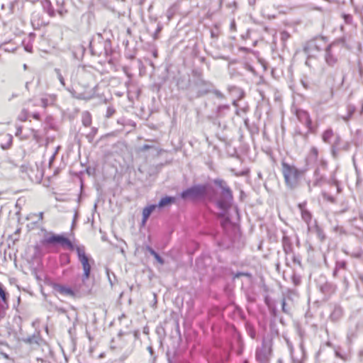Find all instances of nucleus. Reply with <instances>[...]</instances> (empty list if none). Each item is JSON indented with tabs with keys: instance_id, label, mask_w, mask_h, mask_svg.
I'll return each mask as SVG.
<instances>
[{
	"instance_id": "3c124183",
	"label": "nucleus",
	"mask_w": 363,
	"mask_h": 363,
	"mask_svg": "<svg viewBox=\"0 0 363 363\" xmlns=\"http://www.w3.org/2000/svg\"><path fill=\"white\" fill-rule=\"evenodd\" d=\"M47 13H48V15L51 17H53L55 16V10L52 9V7L48 9V10H47Z\"/></svg>"
},
{
	"instance_id": "c9c22d12",
	"label": "nucleus",
	"mask_w": 363,
	"mask_h": 363,
	"mask_svg": "<svg viewBox=\"0 0 363 363\" xmlns=\"http://www.w3.org/2000/svg\"><path fill=\"white\" fill-rule=\"evenodd\" d=\"M176 6L173 5L167 10V16L169 20H170L172 18L173 15L174 14V12L176 11Z\"/></svg>"
},
{
	"instance_id": "6e6d98bb",
	"label": "nucleus",
	"mask_w": 363,
	"mask_h": 363,
	"mask_svg": "<svg viewBox=\"0 0 363 363\" xmlns=\"http://www.w3.org/2000/svg\"><path fill=\"white\" fill-rule=\"evenodd\" d=\"M358 68H359V75L362 76L363 75V66L360 62H359V64H358Z\"/></svg>"
},
{
	"instance_id": "680f3d73",
	"label": "nucleus",
	"mask_w": 363,
	"mask_h": 363,
	"mask_svg": "<svg viewBox=\"0 0 363 363\" xmlns=\"http://www.w3.org/2000/svg\"><path fill=\"white\" fill-rule=\"evenodd\" d=\"M33 117L35 119L38 120L40 118V114L38 113H35L33 114Z\"/></svg>"
},
{
	"instance_id": "49530a36",
	"label": "nucleus",
	"mask_w": 363,
	"mask_h": 363,
	"mask_svg": "<svg viewBox=\"0 0 363 363\" xmlns=\"http://www.w3.org/2000/svg\"><path fill=\"white\" fill-rule=\"evenodd\" d=\"M290 37V35L286 31H282L281 33V39L283 41H286L287 39H289Z\"/></svg>"
},
{
	"instance_id": "2f4dec72",
	"label": "nucleus",
	"mask_w": 363,
	"mask_h": 363,
	"mask_svg": "<svg viewBox=\"0 0 363 363\" xmlns=\"http://www.w3.org/2000/svg\"><path fill=\"white\" fill-rule=\"evenodd\" d=\"M316 235H317V237L321 241H324L325 239V235L323 232V230L319 228V227H316Z\"/></svg>"
},
{
	"instance_id": "c03bdc74",
	"label": "nucleus",
	"mask_w": 363,
	"mask_h": 363,
	"mask_svg": "<svg viewBox=\"0 0 363 363\" xmlns=\"http://www.w3.org/2000/svg\"><path fill=\"white\" fill-rule=\"evenodd\" d=\"M245 276V277H250V274L247 272H237L234 274L233 279L240 278V277Z\"/></svg>"
},
{
	"instance_id": "20e7f679",
	"label": "nucleus",
	"mask_w": 363,
	"mask_h": 363,
	"mask_svg": "<svg viewBox=\"0 0 363 363\" xmlns=\"http://www.w3.org/2000/svg\"><path fill=\"white\" fill-rule=\"evenodd\" d=\"M325 45L323 38L313 39L306 43L303 50L308 55V58L306 61V65L311 67V58L316 57V55L323 50Z\"/></svg>"
},
{
	"instance_id": "473e14b6",
	"label": "nucleus",
	"mask_w": 363,
	"mask_h": 363,
	"mask_svg": "<svg viewBox=\"0 0 363 363\" xmlns=\"http://www.w3.org/2000/svg\"><path fill=\"white\" fill-rule=\"evenodd\" d=\"M28 111L23 108L21 112L20 113V114L18 115V120H20L21 121H26L28 118Z\"/></svg>"
},
{
	"instance_id": "37998d69",
	"label": "nucleus",
	"mask_w": 363,
	"mask_h": 363,
	"mask_svg": "<svg viewBox=\"0 0 363 363\" xmlns=\"http://www.w3.org/2000/svg\"><path fill=\"white\" fill-rule=\"evenodd\" d=\"M162 26L160 23H159V24L157 25V29H156V30H155V33H154V35H153V38H154V39H157V38H158V34L160 33V31L162 30Z\"/></svg>"
},
{
	"instance_id": "e433bc0d",
	"label": "nucleus",
	"mask_w": 363,
	"mask_h": 363,
	"mask_svg": "<svg viewBox=\"0 0 363 363\" xmlns=\"http://www.w3.org/2000/svg\"><path fill=\"white\" fill-rule=\"evenodd\" d=\"M342 18H343V19L345 21V23L346 24L350 25V24L352 23V15L344 13V14H342Z\"/></svg>"
},
{
	"instance_id": "8fccbe9b",
	"label": "nucleus",
	"mask_w": 363,
	"mask_h": 363,
	"mask_svg": "<svg viewBox=\"0 0 363 363\" xmlns=\"http://www.w3.org/2000/svg\"><path fill=\"white\" fill-rule=\"evenodd\" d=\"M333 97V89H330L329 93H328V97L326 100H325L323 102L324 103H326L328 102V101H330L332 98Z\"/></svg>"
},
{
	"instance_id": "6e6552de",
	"label": "nucleus",
	"mask_w": 363,
	"mask_h": 363,
	"mask_svg": "<svg viewBox=\"0 0 363 363\" xmlns=\"http://www.w3.org/2000/svg\"><path fill=\"white\" fill-rule=\"evenodd\" d=\"M319 151L316 147H311L306 156V162L307 166L317 164L318 167H321L323 169L327 167V162L323 158L319 159Z\"/></svg>"
},
{
	"instance_id": "e2e57ef3",
	"label": "nucleus",
	"mask_w": 363,
	"mask_h": 363,
	"mask_svg": "<svg viewBox=\"0 0 363 363\" xmlns=\"http://www.w3.org/2000/svg\"><path fill=\"white\" fill-rule=\"evenodd\" d=\"M147 350H148V352H150V354L151 355H152V354H153L154 351H153V349H152V347L151 346H149V347H147Z\"/></svg>"
},
{
	"instance_id": "39448f33",
	"label": "nucleus",
	"mask_w": 363,
	"mask_h": 363,
	"mask_svg": "<svg viewBox=\"0 0 363 363\" xmlns=\"http://www.w3.org/2000/svg\"><path fill=\"white\" fill-rule=\"evenodd\" d=\"M340 51V48L336 42L325 46L324 59L328 66L334 67L338 64Z\"/></svg>"
},
{
	"instance_id": "b1692460",
	"label": "nucleus",
	"mask_w": 363,
	"mask_h": 363,
	"mask_svg": "<svg viewBox=\"0 0 363 363\" xmlns=\"http://www.w3.org/2000/svg\"><path fill=\"white\" fill-rule=\"evenodd\" d=\"M174 201L175 199L174 197L165 196L160 199V201L158 203V205H157V207L163 208L168 204L174 203Z\"/></svg>"
},
{
	"instance_id": "bb28decb",
	"label": "nucleus",
	"mask_w": 363,
	"mask_h": 363,
	"mask_svg": "<svg viewBox=\"0 0 363 363\" xmlns=\"http://www.w3.org/2000/svg\"><path fill=\"white\" fill-rule=\"evenodd\" d=\"M90 49L91 52L96 55H101L103 52L102 49L97 47L95 40H91L90 42Z\"/></svg>"
},
{
	"instance_id": "423d86ee",
	"label": "nucleus",
	"mask_w": 363,
	"mask_h": 363,
	"mask_svg": "<svg viewBox=\"0 0 363 363\" xmlns=\"http://www.w3.org/2000/svg\"><path fill=\"white\" fill-rule=\"evenodd\" d=\"M272 339L271 337H264L260 347L256 350L255 357L260 363H267L272 355Z\"/></svg>"
},
{
	"instance_id": "4468645a",
	"label": "nucleus",
	"mask_w": 363,
	"mask_h": 363,
	"mask_svg": "<svg viewBox=\"0 0 363 363\" xmlns=\"http://www.w3.org/2000/svg\"><path fill=\"white\" fill-rule=\"evenodd\" d=\"M94 96V91L92 89H89V91H86L84 92L78 93V92H73L72 96L77 99L80 100H85L88 101L92 99Z\"/></svg>"
},
{
	"instance_id": "412c9836",
	"label": "nucleus",
	"mask_w": 363,
	"mask_h": 363,
	"mask_svg": "<svg viewBox=\"0 0 363 363\" xmlns=\"http://www.w3.org/2000/svg\"><path fill=\"white\" fill-rule=\"evenodd\" d=\"M282 246L284 251L286 254H290L292 252V245L291 243L290 239L287 236H284L282 238Z\"/></svg>"
},
{
	"instance_id": "c85d7f7f",
	"label": "nucleus",
	"mask_w": 363,
	"mask_h": 363,
	"mask_svg": "<svg viewBox=\"0 0 363 363\" xmlns=\"http://www.w3.org/2000/svg\"><path fill=\"white\" fill-rule=\"evenodd\" d=\"M342 315V308L340 307L335 308L330 315V318L333 320H338Z\"/></svg>"
},
{
	"instance_id": "603ef678",
	"label": "nucleus",
	"mask_w": 363,
	"mask_h": 363,
	"mask_svg": "<svg viewBox=\"0 0 363 363\" xmlns=\"http://www.w3.org/2000/svg\"><path fill=\"white\" fill-rule=\"evenodd\" d=\"M3 358L6 361H11L10 358L6 353L0 352V359Z\"/></svg>"
},
{
	"instance_id": "cd10ccee",
	"label": "nucleus",
	"mask_w": 363,
	"mask_h": 363,
	"mask_svg": "<svg viewBox=\"0 0 363 363\" xmlns=\"http://www.w3.org/2000/svg\"><path fill=\"white\" fill-rule=\"evenodd\" d=\"M74 250H76V251H77L79 260L88 257L85 253L84 247H83V246L75 247L74 246Z\"/></svg>"
},
{
	"instance_id": "5fc2aeb1",
	"label": "nucleus",
	"mask_w": 363,
	"mask_h": 363,
	"mask_svg": "<svg viewBox=\"0 0 363 363\" xmlns=\"http://www.w3.org/2000/svg\"><path fill=\"white\" fill-rule=\"evenodd\" d=\"M22 133V127L21 126H18L16 128V132L15 133V135L16 136H20V135Z\"/></svg>"
},
{
	"instance_id": "4c0bfd02",
	"label": "nucleus",
	"mask_w": 363,
	"mask_h": 363,
	"mask_svg": "<svg viewBox=\"0 0 363 363\" xmlns=\"http://www.w3.org/2000/svg\"><path fill=\"white\" fill-rule=\"evenodd\" d=\"M33 217H38V220H42L43 219V212H40L39 213H30L28 216L27 219H32Z\"/></svg>"
},
{
	"instance_id": "7c9ffc66",
	"label": "nucleus",
	"mask_w": 363,
	"mask_h": 363,
	"mask_svg": "<svg viewBox=\"0 0 363 363\" xmlns=\"http://www.w3.org/2000/svg\"><path fill=\"white\" fill-rule=\"evenodd\" d=\"M97 131H98V129L96 128H92L91 129L90 133L86 135V138H88V140L90 143H91L93 141L95 135L97 133Z\"/></svg>"
},
{
	"instance_id": "f257e3e1",
	"label": "nucleus",
	"mask_w": 363,
	"mask_h": 363,
	"mask_svg": "<svg viewBox=\"0 0 363 363\" xmlns=\"http://www.w3.org/2000/svg\"><path fill=\"white\" fill-rule=\"evenodd\" d=\"M306 171V169H299L296 166L285 162H281V172L284 182L287 188L290 189H294L298 186L300 179Z\"/></svg>"
},
{
	"instance_id": "f03ea898",
	"label": "nucleus",
	"mask_w": 363,
	"mask_h": 363,
	"mask_svg": "<svg viewBox=\"0 0 363 363\" xmlns=\"http://www.w3.org/2000/svg\"><path fill=\"white\" fill-rule=\"evenodd\" d=\"M213 183L221 189L220 199L217 201V206L219 208L227 211L231 206L233 200V192L223 179H214Z\"/></svg>"
},
{
	"instance_id": "9b49d317",
	"label": "nucleus",
	"mask_w": 363,
	"mask_h": 363,
	"mask_svg": "<svg viewBox=\"0 0 363 363\" xmlns=\"http://www.w3.org/2000/svg\"><path fill=\"white\" fill-rule=\"evenodd\" d=\"M296 116L298 120L306 126V128L308 129V131L313 132L312 121L309 113L306 111L302 109H296Z\"/></svg>"
},
{
	"instance_id": "ddd939ff",
	"label": "nucleus",
	"mask_w": 363,
	"mask_h": 363,
	"mask_svg": "<svg viewBox=\"0 0 363 363\" xmlns=\"http://www.w3.org/2000/svg\"><path fill=\"white\" fill-rule=\"evenodd\" d=\"M347 262L345 260L337 261L335 267L333 272V276L335 278L339 277L341 273H346L347 272Z\"/></svg>"
},
{
	"instance_id": "a211bd4d",
	"label": "nucleus",
	"mask_w": 363,
	"mask_h": 363,
	"mask_svg": "<svg viewBox=\"0 0 363 363\" xmlns=\"http://www.w3.org/2000/svg\"><path fill=\"white\" fill-rule=\"evenodd\" d=\"M335 139L334 140L331 142L330 144L331 145V152L333 155V157H336L337 152L339 150V145L341 142V138L339 135L335 134L334 136Z\"/></svg>"
},
{
	"instance_id": "de8ad7c7",
	"label": "nucleus",
	"mask_w": 363,
	"mask_h": 363,
	"mask_svg": "<svg viewBox=\"0 0 363 363\" xmlns=\"http://www.w3.org/2000/svg\"><path fill=\"white\" fill-rule=\"evenodd\" d=\"M227 6L229 9H232V12H234L235 9H237V3L235 1H233L232 3H229Z\"/></svg>"
},
{
	"instance_id": "5701e85b",
	"label": "nucleus",
	"mask_w": 363,
	"mask_h": 363,
	"mask_svg": "<svg viewBox=\"0 0 363 363\" xmlns=\"http://www.w3.org/2000/svg\"><path fill=\"white\" fill-rule=\"evenodd\" d=\"M55 101V97L54 96H47L45 97H43L40 99L41 101V106L43 108H46L47 106L52 105Z\"/></svg>"
},
{
	"instance_id": "aec40b11",
	"label": "nucleus",
	"mask_w": 363,
	"mask_h": 363,
	"mask_svg": "<svg viewBox=\"0 0 363 363\" xmlns=\"http://www.w3.org/2000/svg\"><path fill=\"white\" fill-rule=\"evenodd\" d=\"M335 134L331 128L325 130L322 134V140L324 143L330 144L332 139L334 138Z\"/></svg>"
},
{
	"instance_id": "774afa93",
	"label": "nucleus",
	"mask_w": 363,
	"mask_h": 363,
	"mask_svg": "<svg viewBox=\"0 0 363 363\" xmlns=\"http://www.w3.org/2000/svg\"><path fill=\"white\" fill-rule=\"evenodd\" d=\"M255 0H249V4L250 5H253L255 4Z\"/></svg>"
},
{
	"instance_id": "f8f14e48",
	"label": "nucleus",
	"mask_w": 363,
	"mask_h": 363,
	"mask_svg": "<svg viewBox=\"0 0 363 363\" xmlns=\"http://www.w3.org/2000/svg\"><path fill=\"white\" fill-rule=\"evenodd\" d=\"M306 202L304 201L303 203H299L298 204V208L301 212L302 220L307 224L308 228H309L310 223L312 220V214L306 208Z\"/></svg>"
},
{
	"instance_id": "09e8293b",
	"label": "nucleus",
	"mask_w": 363,
	"mask_h": 363,
	"mask_svg": "<svg viewBox=\"0 0 363 363\" xmlns=\"http://www.w3.org/2000/svg\"><path fill=\"white\" fill-rule=\"evenodd\" d=\"M323 197L327 199L328 201H330V202H334L335 199L333 196L328 195L327 194L324 193L323 194Z\"/></svg>"
},
{
	"instance_id": "7ed1b4c3",
	"label": "nucleus",
	"mask_w": 363,
	"mask_h": 363,
	"mask_svg": "<svg viewBox=\"0 0 363 363\" xmlns=\"http://www.w3.org/2000/svg\"><path fill=\"white\" fill-rule=\"evenodd\" d=\"M211 187L208 184L194 185L190 188L184 190L180 194V197L186 201L188 199L195 200L203 198L207 195Z\"/></svg>"
},
{
	"instance_id": "864d4df0",
	"label": "nucleus",
	"mask_w": 363,
	"mask_h": 363,
	"mask_svg": "<svg viewBox=\"0 0 363 363\" xmlns=\"http://www.w3.org/2000/svg\"><path fill=\"white\" fill-rule=\"evenodd\" d=\"M152 147L151 145H144L143 146H142L140 147V150L143 151V152H145V151H147V150L152 148Z\"/></svg>"
},
{
	"instance_id": "0e129e2a",
	"label": "nucleus",
	"mask_w": 363,
	"mask_h": 363,
	"mask_svg": "<svg viewBox=\"0 0 363 363\" xmlns=\"http://www.w3.org/2000/svg\"><path fill=\"white\" fill-rule=\"evenodd\" d=\"M145 1H146V0H137L138 4L140 6H142V5L145 3Z\"/></svg>"
},
{
	"instance_id": "72a5a7b5",
	"label": "nucleus",
	"mask_w": 363,
	"mask_h": 363,
	"mask_svg": "<svg viewBox=\"0 0 363 363\" xmlns=\"http://www.w3.org/2000/svg\"><path fill=\"white\" fill-rule=\"evenodd\" d=\"M55 72L57 74V79H59L60 84L63 86H65V79H64V77L61 74V72L59 69L57 68H55Z\"/></svg>"
},
{
	"instance_id": "69168bd1",
	"label": "nucleus",
	"mask_w": 363,
	"mask_h": 363,
	"mask_svg": "<svg viewBox=\"0 0 363 363\" xmlns=\"http://www.w3.org/2000/svg\"><path fill=\"white\" fill-rule=\"evenodd\" d=\"M333 184H334V185H335V186H337V192H340V188H339V186H338L337 182V181H335V182H333Z\"/></svg>"
},
{
	"instance_id": "58836bf2",
	"label": "nucleus",
	"mask_w": 363,
	"mask_h": 363,
	"mask_svg": "<svg viewBox=\"0 0 363 363\" xmlns=\"http://www.w3.org/2000/svg\"><path fill=\"white\" fill-rule=\"evenodd\" d=\"M115 112H116V111L113 107L108 106L106 109V116L107 118H110L115 113Z\"/></svg>"
},
{
	"instance_id": "bf43d9fd",
	"label": "nucleus",
	"mask_w": 363,
	"mask_h": 363,
	"mask_svg": "<svg viewBox=\"0 0 363 363\" xmlns=\"http://www.w3.org/2000/svg\"><path fill=\"white\" fill-rule=\"evenodd\" d=\"M335 354L337 357H338L344 360H346V358L345 357H343L339 352L336 351Z\"/></svg>"
},
{
	"instance_id": "4be33fe9",
	"label": "nucleus",
	"mask_w": 363,
	"mask_h": 363,
	"mask_svg": "<svg viewBox=\"0 0 363 363\" xmlns=\"http://www.w3.org/2000/svg\"><path fill=\"white\" fill-rule=\"evenodd\" d=\"M82 124L86 126L89 127L91 124V115L88 111H84L82 114Z\"/></svg>"
},
{
	"instance_id": "a18cd8bd",
	"label": "nucleus",
	"mask_w": 363,
	"mask_h": 363,
	"mask_svg": "<svg viewBox=\"0 0 363 363\" xmlns=\"http://www.w3.org/2000/svg\"><path fill=\"white\" fill-rule=\"evenodd\" d=\"M9 136V143L6 145H1V147L3 150H6L10 147L12 143V136L11 135H8Z\"/></svg>"
},
{
	"instance_id": "9d476101",
	"label": "nucleus",
	"mask_w": 363,
	"mask_h": 363,
	"mask_svg": "<svg viewBox=\"0 0 363 363\" xmlns=\"http://www.w3.org/2000/svg\"><path fill=\"white\" fill-rule=\"evenodd\" d=\"M321 167H317L313 173V179L308 182L309 191L312 187L321 186L326 181L325 177L320 172Z\"/></svg>"
},
{
	"instance_id": "79ce46f5",
	"label": "nucleus",
	"mask_w": 363,
	"mask_h": 363,
	"mask_svg": "<svg viewBox=\"0 0 363 363\" xmlns=\"http://www.w3.org/2000/svg\"><path fill=\"white\" fill-rule=\"evenodd\" d=\"M43 6L45 10H48V9L52 7V4L50 0H44L43 1Z\"/></svg>"
},
{
	"instance_id": "dca6fc26",
	"label": "nucleus",
	"mask_w": 363,
	"mask_h": 363,
	"mask_svg": "<svg viewBox=\"0 0 363 363\" xmlns=\"http://www.w3.org/2000/svg\"><path fill=\"white\" fill-rule=\"evenodd\" d=\"M157 205L152 204L145 207L143 210V218L141 225L145 226L150 214L155 210Z\"/></svg>"
},
{
	"instance_id": "393cba45",
	"label": "nucleus",
	"mask_w": 363,
	"mask_h": 363,
	"mask_svg": "<svg viewBox=\"0 0 363 363\" xmlns=\"http://www.w3.org/2000/svg\"><path fill=\"white\" fill-rule=\"evenodd\" d=\"M147 250L150 252L151 255L154 257V258L161 264H164V259L160 256V255L156 252L151 247L147 246L146 247Z\"/></svg>"
},
{
	"instance_id": "c756f323",
	"label": "nucleus",
	"mask_w": 363,
	"mask_h": 363,
	"mask_svg": "<svg viewBox=\"0 0 363 363\" xmlns=\"http://www.w3.org/2000/svg\"><path fill=\"white\" fill-rule=\"evenodd\" d=\"M339 277L342 279V285L345 289H347L349 286V281L346 276V273H341L339 274Z\"/></svg>"
},
{
	"instance_id": "338daca9",
	"label": "nucleus",
	"mask_w": 363,
	"mask_h": 363,
	"mask_svg": "<svg viewBox=\"0 0 363 363\" xmlns=\"http://www.w3.org/2000/svg\"><path fill=\"white\" fill-rule=\"evenodd\" d=\"M359 356L362 358L363 357V348L359 351Z\"/></svg>"
},
{
	"instance_id": "a878e982",
	"label": "nucleus",
	"mask_w": 363,
	"mask_h": 363,
	"mask_svg": "<svg viewBox=\"0 0 363 363\" xmlns=\"http://www.w3.org/2000/svg\"><path fill=\"white\" fill-rule=\"evenodd\" d=\"M336 286L331 283H325L322 286V291L325 293H334L336 291Z\"/></svg>"
},
{
	"instance_id": "1a4fd4ad",
	"label": "nucleus",
	"mask_w": 363,
	"mask_h": 363,
	"mask_svg": "<svg viewBox=\"0 0 363 363\" xmlns=\"http://www.w3.org/2000/svg\"><path fill=\"white\" fill-rule=\"evenodd\" d=\"M195 86L197 88L198 96H201L206 95L211 91V89L213 87V84L208 82L199 78L195 82Z\"/></svg>"
},
{
	"instance_id": "f3484780",
	"label": "nucleus",
	"mask_w": 363,
	"mask_h": 363,
	"mask_svg": "<svg viewBox=\"0 0 363 363\" xmlns=\"http://www.w3.org/2000/svg\"><path fill=\"white\" fill-rule=\"evenodd\" d=\"M79 262H81L83 267L84 273L82 275V280L84 281L85 280L88 279L90 276L91 265L89 262V257L80 259Z\"/></svg>"
},
{
	"instance_id": "4d7b16f0",
	"label": "nucleus",
	"mask_w": 363,
	"mask_h": 363,
	"mask_svg": "<svg viewBox=\"0 0 363 363\" xmlns=\"http://www.w3.org/2000/svg\"><path fill=\"white\" fill-rule=\"evenodd\" d=\"M33 337H29L26 340H25V342L31 344L33 342Z\"/></svg>"
},
{
	"instance_id": "a19ab883",
	"label": "nucleus",
	"mask_w": 363,
	"mask_h": 363,
	"mask_svg": "<svg viewBox=\"0 0 363 363\" xmlns=\"http://www.w3.org/2000/svg\"><path fill=\"white\" fill-rule=\"evenodd\" d=\"M292 281L295 286H298L301 283V278L296 275H293Z\"/></svg>"
},
{
	"instance_id": "ea45409f",
	"label": "nucleus",
	"mask_w": 363,
	"mask_h": 363,
	"mask_svg": "<svg viewBox=\"0 0 363 363\" xmlns=\"http://www.w3.org/2000/svg\"><path fill=\"white\" fill-rule=\"evenodd\" d=\"M211 92H213L214 94V95L219 98V99H223L224 98V95L219 91V90H217V89H213V88L211 89Z\"/></svg>"
},
{
	"instance_id": "6ab92c4d",
	"label": "nucleus",
	"mask_w": 363,
	"mask_h": 363,
	"mask_svg": "<svg viewBox=\"0 0 363 363\" xmlns=\"http://www.w3.org/2000/svg\"><path fill=\"white\" fill-rule=\"evenodd\" d=\"M9 294L6 291L4 286L0 283V298L3 302L2 307L8 308L9 307Z\"/></svg>"
},
{
	"instance_id": "13d9d810",
	"label": "nucleus",
	"mask_w": 363,
	"mask_h": 363,
	"mask_svg": "<svg viewBox=\"0 0 363 363\" xmlns=\"http://www.w3.org/2000/svg\"><path fill=\"white\" fill-rule=\"evenodd\" d=\"M358 279H359V283L363 285V274H359L358 275Z\"/></svg>"
},
{
	"instance_id": "052dcab7",
	"label": "nucleus",
	"mask_w": 363,
	"mask_h": 363,
	"mask_svg": "<svg viewBox=\"0 0 363 363\" xmlns=\"http://www.w3.org/2000/svg\"><path fill=\"white\" fill-rule=\"evenodd\" d=\"M6 45H7L6 43H4V44H2V45H0V46H4V48H3L2 51H4V52H9V49L8 48H6Z\"/></svg>"
},
{
	"instance_id": "0eeeda50",
	"label": "nucleus",
	"mask_w": 363,
	"mask_h": 363,
	"mask_svg": "<svg viewBox=\"0 0 363 363\" xmlns=\"http://www.w3.org/2000/svg\"><path fill=\"white\" fill-rule=\"evenodd\" d=\"M45 245H57L59 244L63 247H66L69 250H74V245L72 242L62 235L52 234L49 237H46L43 241Z\"/></svg>"
},
{
	"instance_id": "f704fd0d",
	"label": "nucleus",
	"mask_w": 363,
	"mask_h": 363,
	"mask_svg": "<svg viewBox=\"0 0 363 363\" xmlns=\"http://www.w3.org/2000/svg\"><path fill=\"white\" fill-rule=\"evenodd\" d=\"M281 310L284 313H286V314L289 313V312L291 311V308L287 306L285 298L282 299Z\"/></svg>"
},
{
	"instance_id": "2eb2a0df",
	"label": "nucleus",
	"mask_w": 363,
	"mask_h": 363,
	"mask_svg": "<svg viewBox=\"0 0 363 363\" xmlns=\"http://www.w3.org/2000/svg\"><path fill=\"white\" fill-rule=\"evenodd\" d=\"M55 290L60 294L74 297L75 293L74 291L69 287L66 286L57 284L54 287Z\"/></svg>"
}]
</instances>
